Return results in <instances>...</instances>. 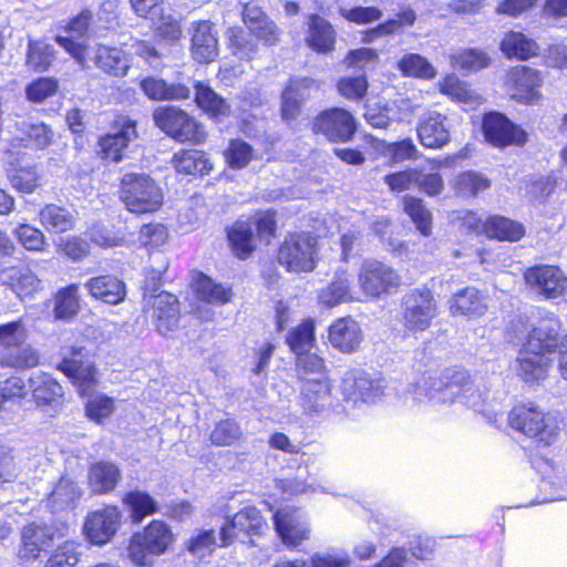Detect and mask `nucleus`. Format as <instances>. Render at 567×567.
<instances>
[{"label":"nucleus","instance_id":"4c0bfd02","mask_svg":"<svg viewBox=\"0 0 567 567\" xmlns=\"http://www.w3.org/2000/svg\"><path fill=\"white\" fill-rule=\"evenodd\" d=\"M143 93L152 101H185L190 97V89L185 83L167 82L147 76L140 82Z\"/></svg>","mask_w":567,"mask_h":567},{"label":"nucleus","instance_id":"b1692460","mask_svg":"<svg viewBox=\"0 0 567 567\" xmlns=\"http://www.w3.org/2000/svg\"><path fill=\"white\" fill-rule=\"evenodd\" d=\"M189 289L197 301L212 306L227 305L235 296L230 285L218 282L202 270L190 272Z\"/></svg>","mask_w":567,"mask_h":567},{"label":"nucleus","instance_id":"5701e85b","mask_svg":"<svg viewBox=\"0 0 567 567\" xmlns=\"http://www.w3.org/2000/svg\"><path fill=\"white\" fill-rule=\"evenodd\" d=\"M327 339L336 351L352 354L360 350L363 331L360 323L350 315L334 319L327 328Z\"/></svg>","mask_w":567,"mask_h":567},{"label":"nucleus","instance_id":"338daca9","mask_svg":"<svg viewBox=\"0 0 567 567\" xmlns=\"http://www.w3.org/2000/svg\"><path fill=\"white\" fill-rule=\"evenodd\" d=\"M251 224L255 226L256 237L269 241L277 236L278 213L274 208L257 210Z\"/></svg>","mask_w":567,"mask_h":567},{"label":"nucleus","instance_id":"412c9836","mask_svg":"<svg viewBox=\"0 0 567 567\" xmlns=\"http://www.w3.org/2000/svg\"><path fill=\"white\" fill-rule=\"evenodd\" d=\"M416 136L426 150H442L452 141L451 126L446 114L439 111L425 112L416 125Z\"/></svg>","mask_w":567,"mask_h":567},{"label":"nucleus","instance_id":"c03bdc74","mask_svg":"<svg viewBox=\"0 0 567 567\" xmlns=\"http://www.w3.org/2000/svg\"><path fill=\"white\" fill-rule=\"evenodd\" d=\"M6 274V285L20 299L32 297L42 290L41 279L29 267L12 266Z\"/></svg>","mask_w":567,"mask_h":567},{"label":"nucleus","instance_id":"72a5a7b5","mask_svg":"<svg viewBox=\"0 0 567 567\" xmlns=\"http://www.w3.org/2000/svg\"><path fill=\"white\" fill-rule=\"evenodd\" d=\"M93 62L96 69L110 78H124L131 69L128 54L115 45L97 44Z\"/></svg>","mask_w":567,"mask_h":567},{"label":"nucleus","instance_id":"3c124183","mask_svg":"<svg viewBox=\"0 0 567 567\" xmlns=\"http://www.w3.org/2000/svg\"><path fill=\"white\" fill-rule=\"evenodd\" d=\"M243 431L235 417H225L214 423L208 440L213 446L227 447L238 444L243 440Z\"/></svg>","mask_w":567,"mask_h":567},{"label":"nucleus","instance_id":"20e7f679","mask_svg":"<svg viewBox=\"0 0 567 567\" xmlns=\"http://www.w3.org/2000/svg\"><path fill=\"white\" fill-rule=\"evenodd\" d=\"M118 198L125 209L134 215L154 214L164 205V192L147 173L128 172L118 182Z\"/></svg>","mask_w":567,"mask_h":567},{"label":"nucleus","instance_id":"774afa93","mask_svg":"<svg viewBox=\"0 0 567 567\" xmlns=\"http://www.w3.org/2000/svg\"><path fill=\"white\" fill-rule=\"evenodd\" d=\"M349 300H351L350 284L341 277L334 278L320 295V301L328 308Z\"/></svg>","mask_w":567,"mask_h":567},{"label":"nucleus","instance_id":"9d476101","mask_svg":"<svg viewBox=\"0 0 567 567\" xmlns=\"http://www.w3.org/2000/svg\"><path fill=\"white\" fill-rule=\"evenodd\" d=\"M110 132L97 137L95 156L106 164H117L125 157L132 142L138 138L137 121L124 113L114 115Z\"/></svg>","mask_w":567,"mask_h":567},{"label":"nucleus","instance_id":"7c9ffc66","mask_svg":"<svg viewBox=\"0 0 567 567\" xmlns=\"http://www.w3.org/2000/svg\"><path fill=\"white\" fill-rule=\"evenodd\" d=\"M225 236L230 254L240 261L250 259L257 251L256 235L247 220H235L225 228Z\"/></svg>","mask_w":567,"mask_h":567},{"label":"nucleus","instance_id":"6e6d98bb","mask_svg":"<svg viewBox=\"0 0 567 567\" xmlns=\"http://www.w3.org/2000/svg\"><path fill=\"white\" fill-rule=\"evenodd\" d=\"M53 47L42 40H29L25 54L27 65L35 72L47 71L54 61Z\"/></svg>","mask_w":567,"mask_h":567},{"label":"nucleus","instance_id":"6e6552de","mask_svg":"<svg viewBox=\"0 0 567 567\" xmlns=\"http://www.w3.org/2000/svg\"><path fill=\"white\" fill-rule=\"evenodd\" d=\"M544 73L527 64H516L506 70L504 87L511 101L524 106H540L545 102Z\"/></svg>","mask_w":567,"mask_h":567},{"label":"nucleus","instance_id":"39448f33","mask_svg":"<svg viewBox=\"0 0 567 567\" xmlns=\"http://www.w3.org/2000/svg\"><path fill=\"white\" fill-rule=\"evenodd\" d=\"M319 237L309 230L288 231L276 249V261L288 274L312 272L319 261Z\"/></svg>","mask_w":567,"mask_h":567},{"label":"nucleus","instance_id":"58836bf2","mask_svg":"<svg viewBox=\"0 0 567 567\" xmlns=\"http://www.w3.org/2000/svg\"><path fill=\"white\" fill-rule=\"evenodd\" d=\"M40 364V353L31 344L21 339L17 343L2 349L0 353V367L16 371H24L37 368Z\"/></svg>","mask_w":567,"mask_h":567},{"label":"nucleus","instance_id":"473e14b6","mask_svg":"<svg viewBox=\"0 0 567 567\" xmlns=\"http://www.w3.org/2000/svg\"><path fill=\"white\" fill-rule=\"evenodd\" d=\"M122 481L120 466L111 461H96L87 471V486L94 495H106L114 492Z\"/></svg>","mask_w":567,"mask_h":567},{"label":"nucleus","instance_id":"4468645a","mask_svg":"<svg viewBox=\"0 0 567 567\" xmlns=\"http://www.w3.org/2000/svg\"><path fill=\"white\" fill-rule=\"evenodd\" d=\"M484 141L499 150L524 147L529 140L527 131L501 111H487L481 120Z\"/></svg>","mask_w":567,"mask_h":567},{"label":"nucleus","instance_id":"f03ea898","mask_svg":"<svg viewBox=\"0 0 567 567\" xmlns=\"http://www.w3.org/2000/svg\"><path fill=\"white\" fill-rule=\"evenodd\" d=\"M563 419L534 401L519 402L507 414V425L532 440L537 446L549 447L559 439Z\"/></svg>","mask_w":567,"mask_h":567},{"label":"nucleus","instance_id":"aec40b11","mask_svg":"<svg viewBox=\"0 0 567 567\" xmlns=\"http://www.w3.org/2000/svg\"><path fill=\"white\" fill-rule=\"evenodd\" d=\"M189 51L192 59L198 64H209L218 58V32L210 20L192 22Z\"/></svg>","mask_w":567,"mask_h":567},{"label":"nucleus","instance_id":"a19ab883","mask_svg":"<svg viewBox=\"0 0 567 567\" xmlns=\"http://www.w3.org/2000/svg\"><path fill=\"white\" fill-rule=\"evenodd\" d=\"M359 282L369 297H379L386 292L390 285L388 268L378 260H364L359 274Z\"/></svg>","mask_w":567,"mask_h":567},{"label":"nucleus","instance_id":"13d9d810","mask_svg":"<svg viewBox=\"0 0 567 567\" xmlns=\"http://www.w3.org/2000/svg\"><path fill=\"white\" fill-rule=\"evenodd\" d=\"M8 178L12 187L21 193H32L39 186V174L33 165L11 163Z\"/></svg>","mask_w":567,"mask_h":567},{"label":"nucleus","instance_id":"bf43d9fd","mask_svg":"<svg viewBox=\"0 0 567 567\" xmlns=\"http://www.w3.org/2000/svg\"><path fill=\"white\" fill-rule=\"evenodd\" d=\"M398 68L403 75L430 80L436 75L433 65L417 53H408L399 62Z\"/></svg>","mask_w":567,"mask_h":567},{"label":"nucleus","instance_id":"6ab92c4d","mask_svg":"<svg viewBox=\"0 0 567 567\" xmlns=\"http://www.w3.org/2000/svg\"><path fill=\"white\" fill-rule=\"evenodd\" d=\"M444 178L439 172L425 173L421 167H406L392 172V192L416 188L429 197H436L444 190Z\"/></svg>","mask_w":567,"mask_h":567},{"label":"nucleus","instance_id":"680f3d73","mask_svg":"<svg viewBox=\"0 0 567 567\" xmlns=\"http://www.w3.org/2000/svg\"><path fill=\"white\" fill-rule=\"evenodd\" d=\"M14 236L18 243L28 251L44 252L49 247L43 231L30 224L18 225L14 229Z\"/></svg>","mask_w":567,"mask_h":567},{"label":"nucleus","instance_id":"c85d7f7f","mask_svg":"<svg viewBox=\"0 0 567 567\" xmlns=\"http://www.w3.org/2000/svg\"><path fill=\"white\" fill-rule=\"evenodd\" d=\"M243 22L248 28L249 33L264 45L274 47L279 43L280 29L259 7L245 4Z\"/></svg>","mask_w":567,"mask_h":567},{"label":"nucleus","instance_id":"052dcab7","mask_svg":"<svg viewBox=\"0 0 567 567\" xmlns=\"http://www.w3.org/2000/svg\"><path fill=\"white\" fill-rule=\"evenodd\" d=\"M453 66L464 71H478L492 63L489 55L476 48L462 49L452 56Z\"/></svg>","mask_w":567,"mask_h":567},{"label":"nucleus","instance_id":"e433bc0d","mask_svg":"<svg viewBox=\"0 0 567 567\" xmlns=\"http://www.w3.org/2000/svg\"><path fill=\"white\" fill-rule=\"evenodd\" d=\"M171 164L178 175L205 176L214 169V164L205 151L181 148L173 154Z\"/></svg>","mask_w":567,"mask_h":567},{"label":"nucleus","instance_id":"bb28decb","mask_svg":"<svg viewBox=\"0 0 567 567\" xmlns=\"http://www.w3.org/2000/svg\"><path fill=\"white\" fill-rule=\"evenodd\" d=\"M272 520L278 537L289 548H296L309 538L310 529L300 519L296 508L277 509Z\"/></svg>","mask_w":567,"mask_h":567},{"label":"nucleus","instance_id":"393cba45","mask_svg":"<svg viewBox=\"0 0 567 567\" xmlns=\"http://www.w3.org/2000/svg\"><path fill=\"white\" fill-rule=\"evenodd\" d=\"M449 312L452 317L475 320L486 315L487 296L474 286H466L452 293L449 299Z\"/></svg>","mask_w":567,"mask_h":567},{"label":"nucleus","instance_id":"0eeeda50","mask_svg":"<svg viewBox=\"0 0 567 567\" xmlns=\"http://www.w3.org/2000/svg\"><path fill=\"white\" fill-rule=\"evenodd\" d=\"M268 530L267 519L260 509L248 505L230 516H227L219 528L218 547L227 548L236 542L255 545V538L261 537Z\"/></svg>","mask_w":567,"mask_h":567},{"label":"nucleus","instance_id":"cd10ccee","mask_svg":"<svg viewBox=\"0 0 567 567\" xmlns=\"http://www.w3.org/2000/svg\"><path fill=\"white\" fill-rule=\"evenodd\" d=\"M193 89L194 103L209 120L220 123L231 115V105L207 82L195 81Z\"/></svg>","mask_w":567,"mask_h":567},{"label":"nucleus","instance_id":"2eb2a0df","mask_svg":"<svg viewBox=\"0 0 567 567\" xmlns=\"http://www.w3.org/2000/svg\"><path fill=\"white\" fill-rule=\"evenodd\" d=\"M56 370L69 379L80 398L92 394L100 384L99 369L82 347H71L56 364Z\"/></svg>","mask_w":567,"mask_h":567},{"label":"nucleus","instance_id":"c756f323","mask_svg":"<svg viewBox=\"0 0 567 567\" xmlns=\"http://www.w3.org/2000/svg\"><path fill=\"white\" fill-rule=\"evenodd\" d=\"M31 400L38 408H56L64 402L61 383L48 372H39L28 380Z\"/></svg>","mask_w":567,"mask_h":567},{"label":"nucleus","instance_id":"f257e3e1","mask_svg":"<svg viewBox=\"0 0 567 567\" xmlns=\"http://www.w3.org/2000/svg\"><path fill=\"white\" fill-rule=\"evenodd\" d=\"M557 340L554 328L533 327L516 355L517 377L527 385H538L549 375Z\"/></svg>","mask_w":567,"mask_h":567},{"label":"nucleus","instance_id":"f3484780","mask_svg":"<svg viewBox=\"0 0 567 567\" xmlns=\"http://www.w3.org/2000/svg\"><path fill=\"white\" fill-rule=\"evenodd\" d=\"M437 316V302L431 289H412L403 299V320L408 330L424 331Z\"/></svg>","mask_w":567,"mask_h":567},{"label":"nucleus","instance_id":"a878e982","mask_svg":"<svg viewBox=\"0 0 567 567\" xmlns=\"http://www.w3.org/2000/svg\"><path fill=\"white\" fill-rule=\"evenodd\" d=\"M305 43L317 54H329L336 49L337 31L326 18L311 13L307 17Z\"/></svg>","mask_w":567,"mask_h":567},{"label":"nucleus","instance_id":"ea45409f","mask_svg":"<svg viewBox=\"0 0 567 567\" xmlns=\"http://www.w3.org/2000/svg\"><path fill=\"white\" fill-rule=\"evenodd\" d=\"M499 50L508 60L528 61L538 56V43L520 31H507L504 33Z\"/></svg>","mask_w":567,"mask_h":567},{"label":"nucleus","instance_id":"0e129e2a","mask_svg":"<svg viewBox=\"0 0 567 567\" xmlns=\"http://www.w3.org/2000/svg\"><path fill=\"white\" fill-rule=\"evenodd\" d=\"M227 34L228 47L235 55L247 61L255 58L258 45L241 28H230Z\"/></svg>","mask_w":567,"mask_h":567},{"label":"nucleus","instance_id":"603ef678","mask_svg":"<svg viewBox=\"0 0 567 567\" xmlns=\"http://www.w3.org/2000/svg\"><path fill=\"white\" fill-rule=\"evenodd\" d=\"M84 415L91 422L103 424L115 412V400L105 393L84 395Z\"/></svg>","mask_w":567,"mask_h":567},{"label":"nucleus","instance_id":"a18cd8bd","mask_svg":"<svg viewBox=\"0 0 567 567\" xmlns=\"http://www.w3.org/2000/svg\"><path fill=\"white\" fill-rule=\"evenodd\" d=\"M437 89L440 93L458 104H467L475 107L484 102L483 96L477 91L453 73L444 75L437 83Z\"/></svg>","mask_w":567,"mask_h":567},{"label":"nucleus","instance_id":"37998d69","mask_svg":"<svg viewBox=\"0 0 567 567\" xmlns=\"http://www.w3.org/2000/svg\"><path fill=\"white\" fill-rule=\"evenodd\" d=\"M52 312L55 319L73 320L81 311L80 285L72 282L59 288L52 297Z\"/></svg>","mask_w":567,"mask_h":567},{"label":"nucleus","instance_id":"4d7b16f0","mask_svg":"<svg viewBox=\"0 0 567 567\" xmlns=\"http://www.w3.org/2000/svg\"><path fill=\"white\" fill-rule=\"evenodd\" d=\"M55 250L58 255L63 258L73 262H79L90 256L91 244L80 235H71L60 237L55 243Z\"/></svg>","mask_w":567,"mask_h":567},{"label":"nucleus","instance_id":"864d4df0","mask_svg":"<svg viewBox=\"0 0 567 567\" xmlns=\"http://www.w3.org/2000/svg\"><path fill=\"white\" fill-rule=\"evenodd\" d=\"M223 156L228 168L238 171L246 168L256 158V153L245 140L230 138Z\"/></svg>","mask_w":567,"mask_h":567},{"label":"nucleus","instance_id":"a211bd4d","mask_svg":"<svg viewBox=\"0 0 567 567\" xmlns=\"http://www.w3.org/2000/svg\"><path fill=\"white\" fill-rule=\"evenodd\" d=\"M121 518V511L114 504H107L100 509L90 512L83 525L85 538L93 545H105L117 533Z\"/></svg>","mask_w":567,"mask_h":567},{"label":"nucleus","instance_id":"ddd939ff","mask_svg":"<svg viewBox=\"0 0 567 567\" xmlns=\"http://www.w3.org/2000/svg\"><path fill=\"white\" fill-rule=\"evenodd\" d=\"M69 525L65 522L25 524L20 532V545L17 557L21 563H33L55 540L64 539L69 534Z\"/></svg>","mask_w":567,"mask_h":567},{"label":"nucleus","instance_id":"79ce46f5","mask_svg":"<svg viewBox=\"0 0 567 567\" xmlns=\"http://www.w3.org/2000/svg\"><path fill=\"white\" fill-rule=\"evenodd\" d=\"M317 321L312 317L300 320L299 323L288 330L285 342L293 355L312 351L317 346Z\"/></svg>","mask_w":567,"mask_h":567},{"label":"nucleus","instance_id":"4be33fe9","mask_svg":"<svg viewBox=\"0 0 567 567\" xmlns=\"http://www.w3.org/2000/svg\"><path fill=\"white\" fill-rule=\"evenodd\" d=\"M315 84L308 76H291L280 94V116L287 124L297 123L303 113V104L308 99L306 92Z\"/></svg>","mask_w":567,"mask_h":567},{"label":"nucleus","instance_id":"7ed1b4c3","mask_svg":"<svg viewBox=\"0 0 567 567\" xmlns=\"http://www.w3.org/2000/svg\"><path fill=\"white\" fill-rule=\"evenodd\" d=\"M175 542L176 535L167 522L151 519L128 537L126 558L135 567H154L156 559L172 549Z\"/></svg>","mask_w":567,"mask_h":567},{"label":"nucleus","instance_id":"69168bd1","mask_svg":"<svg viewBox=\"0 0 567 567\" xmlns=\"http://www.w3.org/2000/svg\"><path fill=\"white\" fill-rule=\"evenodd\" d=\"M295 360L296 369L300 379L306 380L309 375H316V378H328L324 359L319 354L309 351L295 355Z\"/></svg>","mask_w":567,"mask_h":567},{"label":"nucleus","instance_id":"8fccbe9b","mask_svg":"<svg viewBox=\"0 0 567 567\" xmlns=\"http://www.w3.org/2000/svg\"><path fill=\"white\" fill-rule=\"evenodd\" d=\"M402 208L421 235L429 237L432 234L433 216L421 197L404 195Z\"/></svg>","mask_w":567,"mask_h":567},{"label":"nucleus","instance_id":"423d86ee","mask_svg":"<svg viewBox=\"0 0 567 567\" xmlns=\"http://www.w3.org/2000/svg\"><path fill=\"white\" fill-rule=\"evenodd\" d=\"M153 121L166 136L179 144L198 146L208 140L205 124L179 106L156 107L153 111Z\"/></svg>","mask_w":567,"mask_h":567},{"label":"nucleus","instance_id":"49530a36","mask_svg":"<svg viewBox=\"0 0 567 567\" xmlns=\"http://www.w3.org/2000/svg\"><path fill=\"white\" fill-rule=\"evenodd\" d=\"M40 225L48 231L68 233L75 228L76 218L66 207L56 204H45L38 212Z\"/></svg>","mask_w":567,"mask_h":567},{"label":"nucleus","instance_id":"9b49d317","mask_svg":"<svg viewBox=\"0 0 567 567\" xmlns=\"http://www.w3.org/2000/svg\"><path fill=\"white\" fill-rule=\"evenodd\" d=\"M525 288L538 300L567 298V274L556 264L538 262L522 271Z\"/></svg>","mask_w":567,"mask_h":567},{"label":"nucleus","instance_id":"de8ad7c7","mask_svg":"<svg viewBox=\"0 0 567 567\" xmlns=\"http://www.w3.org/2000/svg\"><path fill=\"white\" fill-rule=\"evenodd\" d=\"M471 383L472 378L466 369L449 367L433 379L431 389L435 392H447L451 398H455L466 391Z\"/></svg>","mask_w":567,"mask_h":567},{"label":"nucleus","instance_id":"1a4fd4ad","mask_svg":"<svg viewBox=\"0 0 567 567\" xmlns=\"http://www.w3.org/2000/svg\"><path fill=\"white\" fill-rule=\"evenodd\" d=\"M309 128L312 135L330 144H347L355 137L359 121L350 110L343 106H329L311 118Z\"/></svg>","mask_w":567,"mask_h":567},{"label":"nucleus","instance_id":"c9c22d12","mask_svg":"<svg viewBox=\"0 0 567 567\" xmlns=\"http://www.w3.org/2000/svg\"><path fill=\"white\" fill-rule=\"evenodd\" d=\"M121 503L128 514L130 522L141 524L147 517L159 513L161 506L156 498L145 489L132 488L124 492Z\"/></svg>","mask_w":567,"mask_h":567},{"label":"nucleus","instance_id":"5fc2aeb1","mask_svg":"<svg viewBox=\"0 0 567 567\" xmlns=\"http://www.w3.org/2000/svg\"><path fill=\"white\" fill-rule=\"evenodd\" d=\"M81 544L66 538L61 542L47 557L42 567H78Z\"/></svg>","mask_w":567,"mask_h":567},{"label":"nucleus","instance_id":"dca6fc26","mask_svg":"<svg viewBox=\"0 0 567 567\" xmlns=\"http://www.w3.org/2000/svg\"><path fill=\"white\" fill-rule=\"evenodd\" d=\"M143 312L150 315L155 330L164 336H171L179 327L182 308L178 297L162 290L145 299Z\"/></svg>","mask_w":567,"mask_h":567},{"label":"nucleus","instance_id":"e2e57ef3","mask_svg":"<svg viewBox=\"0 0 567 567\" xmlns=\"http://www.w3.org/2000/svg\"><path fill=\"white\" fill-rule=\"evenodd\" d=\"M336 89L346 100L361 101L368 93L369 83L364 74L347 75L338 79Z\"/></svg>","mask_w":567,"mask_h":567},{"label":"nucleus","instance_id":"f8f14e48","mask_svg":"<svg viewBox=\"0 0 567 567\" xmlns=\"http://www.w3.org/2000/svg\"><path fill=\"white\" fill-rule=\"evenodd\" d=\"M462 226L467 233L499 243H517L526 236L523 223L501 214H491L483 218L468 210L462 218Z\"/></svg>","mask_w":567,"mask_h":567},{"label":"nucleus","instance_id":"f704fd0d","mask_svg":"<svg viewBox=\"0 0 567 567\" xmlns=\"http://www.w3.org/2000/svg\"><path fill=\"white\" fill-rule=\"evenodd\" d=\"M492 187V179L477 169H464L450 179V188L456 198L473 199Z\"/></svg>","mask_w":567,"mask_h":567},{"label":"nucleus","instance_id":"09e8293b","mask_svg":"<svg viewBox=\"0 0 567 567\" xmlns=\"http://www.w3.org/2000/svg\"><path fill=\"white\" fill-rule=\"evenodd\" d=\"M331 386L328 378L306 379L301 385L300 405L308 412H317L330 395Z\"/></svg>","mask_w":567,"mask_h":567},{"label":"nucleus","instance_id":"2f4dec72","mask_svg":"<svg viewBox=\"0 0 567 567\" xmlns=\"http://www.w3.org/2000/svg\"><path fill=\"white\" fill-rule=\"evenodd\" d=\"M85 287L89 295L104 303L116 306L126 298L125 282L113 274H100L91 277Z\"/></svg>","mask_w":567,"mask_h":567}]
</instances>
